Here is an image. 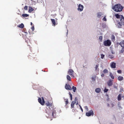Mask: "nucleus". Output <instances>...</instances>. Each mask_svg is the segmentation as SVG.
Wrapping results in <instances>:
<instances>
[{
    "label": "nucleus",
    "instance_id": "obj_12",
    "mask_svg": "<svg viewBox=\"0 0 124 124\" xmlns=\"http://www.w3.org/2000/svg\"><path fill=\"white\" fill-rule=\"evenodd\" d=\"M113 80H110L108 81L107 82V84L109 86H112L113 84Z\"/></svg>",
    "mask_w": 124,
    "mask_h": 124
},
{
    "label": "nucleus",
    "instance_id": "obj_34",
    "mask_svg": "<svg viewBox=\"0 0 124 124\" xmlns=\"http://www.w3.org/2000/svg\"><path fill=\"white\" fill-rule=\"evenodd\" d=\"M99 67V64H97L96 65V67H95V70H97Z\"/></svg>",
    "mask_w": 124,
    "mask_h": 124
},
{
    "label": "nucleus",
    "instance_id": "obj_40",
    "mask_svg": "<svg viewBox=\"0 0 124 124\" xmlns=\"http://www.w3.org/2000/svg\"><path fill=\"white\" fill-rule=\"evenodd\" d=\"M102 20L104 21H107L106 19L105 18V16L103 19Z\"/></svg>",
    "mask_w": 124,
    "mask_h": 124
},
{
    "label": "nucleus",
    "instance_id": "obj_37",
    "mask_svg": "<svg viewBox=\"0 0 124 124\" xmlns=\"http://www.w3.org/2000/svg\"><path fill=\"white\" fill-rule=\"evenodd\" d=\"M117 72L118 73L121 74L122 73V71L120 70H117Z\"/></svg>",
    "mask_w": 124,
    "mask_h": 124
},
{
    "label": "nucleus",
    "instance_id": "obj_3",
    "mask_svg": "<svg viewBox=\"0 0 124 124\" xmlns=\"http://www.w3.org/2000/svg\"><path fill=\"white\" fill-rule=\"evenodd\" d=\"M49 115V116L50 117H55L56 115V112L55 110L54 109H53L52 110L51 109H49V110L48 112H46Z\"/></svg>",
    "mask_w": 124,
    "mask_h": 124
},
{
    "label": "nucleus",
    "instance_id": "obj_6",
    "mask_svg": "<svg viewBox=\"0 0 124 124\" xmlns=\"http://www.w3.org/2000/svg\"><path fill=\"white\" fill-rule=\"evenodd\" d=\"M119 45L122 47L121 50L119 51L120 53H123L124 52V40H122L119 44Z\"/></svg>",
    "mask_w": 124,
    "mask_h": 124
},
{
    "label": "nucleus",
    "instance_id": "obj_33",
    "mask_svg": "<svg viewBox=\"0 0 124 124\" xmlns=\"http://www.w3.org/2000/svg\"><path fill=\"white\" fill-rule=\"evenodd\" d=\"M108 90V89H106V88H105L104 90V91L105 93H107V92Z\"/></svg>",
    "mask_w": 124,
    "mask_h": 124
},
{
    "label": "nucleus",
    "instance_id": "obj_48",
    "mask_svg": "<svg viewBox=\"0 0 124 124\" xmlns=\"http://www.w3.org/2000/svg\"><path fill=\"white\" fill-rule=\"evenodd\" d=\"M25 35L26 36L27 34L28 33L27 32H25Z\"/></svg>",
    "mask_w": 124,
    "mask_h": 124
},
{
    "label": "nucleus",
    "instance_id": "obj_38",
    "mask_svg": "<svg viewBox=\"0 0 124 124\" xmlns=\"http://www.w3.org/2000/svg\"><path fill=\"white\" fill-rule=\"evenodd\" d=\"M31 29L32 31H33L34 30V26L32 27L31 28Z\"/></svg>",
    "mask_w": 124,
    "mask_h": 124
},
{
    "label": "nucleus",
    "instance_id": "obj_4",
    "mask_svg": "<svg viewBox=\"0 0 124 124\" xmlns=\"http://www.w3.org/2000/svg\"><path fill=\"white\" fill-rule=\"evenodd\" d=\"M115 16L117 18H120V21L121 23L123 25H124V17L122 15H120L118 14L115 15Z\"/></svg>",
    "mask_w": 124,
    "mask_h": 124
},
{
    "label": "nucleus",
    "instance_id": "obj_43",
    "mask_svg": "<svg viewBox=\"0 0 124 124\" xmlns=\"http://www.w3.org/2000/svg\"><path fill=\"white\" fill-rule=\"evenodd\" d=\"M92 79L93 81H94L95 80V77H92Z\"/></svg>",
    "mask_w": 124,
    "mask_h": 124
},
{
    "label": "nucleus",
    "instance_id": "obj_1",
    "mask_svg": "<svg viewBox=\"0 0 124 124\" xmlns=\"http://www.w3.org/2000/svg\"><path fill=\"white\" fill-rule=\"evenodd\" d=\"M123 8V7L122 6L119 4L115 5L112 8L114 10L117 12H120L121 11Z\"/></svg>",
    "mask_w": 124,
    "mask_h": 124
},
{
    "label": "nucleus",
    "instance_id": "obj_13",
    "mask_svg": "<svg viewBox=\"0 0 124 124\" xmlns=\"http://www.w3.org/2000/svg\"><path fill=\"white\" fill-rule=\"evenodd\" d=\"M65 88L67 90H71L72 88L69 84H66Z\"/></svg>",
    "mask_w": 124,
    "mask_h": 124
},
{
    "label": "nucleus",
    "instance_id": "obj_23",
    "mask_svg": "<svg viewBox=\"0 0 124 124\" xmlns=\"http://www.w3.org/2000/svg\"><path fill=\"white\" fill-rule=\"evenodd\" d=\"M102 15V13L101 12H99L97 13V16L98 18H99L101 17Z\"/></svg>",
    "mask_w": 124,
    "mask_h": 124
},
{
    "label": "nucleus",
    "instance_id": "obj_30",
    "mask_svg": "<svg viewBox=\"0 0 124 124\" xmlns=\"http://www.w3.org/2000/svg\"><path fill=\"white\" fill-rule=\"evenodd\" d=\"M109 76L112 78L113 79H114V77L111 73H110Z\"/></svg>",
    "mask_w": 124,
    "mask_h": 124
},
{
    "label": "nucleus",
    "instance_id": "obj_49",
    "mask_svg": "<svg viewBox=\"0 0 124 124\" xmlns=\"http://www.w3.org/2000/svg\"><path fill=\"white\" fill-rule=\"evenodd\" d=\"M31 25H32V22H31Z\"/></svg>",
    "mask_w": 124,
    "mask_h": 124
},
{
    "label": "nucleus",
    "instance_id": "obj_47",
    "mask_svg": "<svg viewBox=\"0 0 124 124\" xmlns=\"http://www.w3.org/2000/svg\"><path fill=\"white\" fill-rule=\"evenodd\" d=\"M76 104H78V101H77L76 103Z\"/></svg>",
    "mask_w": 124,
    "mask_h": 124
},
{
    "label": "nucleus",
    "instance_id": "obj_39",
    "mask_svg": "<svg viewBox=\"0 0 124 124\" xmlns=\"http://www.w3.org/2000/svg\"><path fill=\"white\" fill-rule=\"evenodd\" d=\"M27 8H28V7H27V6H25L24 8V9L25 10H27Z\"/></svg>",
    "mask_w": 124,
    "mask_h": 124
},
{
    "label": "nucleus",
    "instance_id": "obj_8",
    "mask_svg": "<svg viewBox=\"0 0 124 124\" xmlns=\"http://www.w3.org/2000/svg\"><path fill=\"white\" fill-rule=\"evenodd\" d=\"M68 73L70 75L71 77L74 78V71L72 69H69L68 71Z\"/></svg>",
    "mask_w": 124,
    "mask_h": 124
},
{
    "label": "nucleus",
    "instance_id": "obj_10",
    "mask_svg": "<svg viewBox=\"0 0 124 124\" xmlns=\"http://www.w3.org/2000/svg\"><path fill=\"white\" fill-rule=\"evenodd\" d=\"M93 113L92 110H90L89 112H87L86 113V115L88 116H90L91 115L93 116Z\"/></svg>",
    "mask_w": 124,
    "mask_h": 124
},
{
    "label": "nucleus",
    "instance_id": "obj_19",
    "mask_svg": "<svg viewBox=\"0 0 124 124\" xmlns=\"http://www.w3.org/2000/svg\"><path fill=\"white\" fill-rule=\"evenodd\" d=\"M101 91V89L100 88H97L95 89V91L97 93H100Z\"/></svg>",
    "mask_w": 124,
    "mask_h": 124
},
{
    "label": "nucleus",
    "instance_id": "obj_32",
    "mask_svg": "<svg viewBox=\"0 0 124 124\" xmlns=\"http://www.w3.org/2000/svg\"><path fill=\"white\" fill-rule=\"evenodd\" d=\"M99 39L100 41L101 42L102 40V36H100L99 37Z\"/></svg>",
    "mask_w": 124,
    "mask_h": 124
},
{
    "label": "nucleus",
    "instance_id": "obj_42",
    "mask_svg": "<svg viewBox=\"0 0 124 124\" xmlns=\"http://www.w3.org/2000/svg\"><path fill=\"white\" fill-rule=\"evenodd\" d=\"M104 73H102V74H101V76L102 77H104Z\"/></svg>",
    "mask_w": 124,
    "mask_h": 124
},
{
    "label": "nucleus",
    "instance_id": "obj_44",
    "mask_svg": "<svg viewBox=\"0 0 124 124\" xmlns=\"http://www.w3.org/2000/svg\"><path fill=\"white\" fill-rule=\"evenodd\" d=\"M85 108L87 110V111H88V107L87 106H86L85 107Z\"/></svg>",
    "mask_w": 124,
    "mask_h": 124
},
{
    "label": "nucleus",
    "instance_id": "obj_45",
    "mask_svg": "<svg viewBox=\"0 0 124 124\" xmlns=\"http://www.w3.org/2000/svg\"><path fill=\"white\" fill-rule=\"evenodd\" d=\"M78 100V99L77 97H76L75 98V101H77Z\"/></svg>",
    "mask_w": 124,
    "mask_h": 124
},
{
    "label": "nucleus",
    "instance_id": "obj_14",
    "mask_svg": "<svg viewBox=\"0 0 124 124\" xmlns=\"http://www.w3.org/2000/svg\"><path fill=\"white\" fill-rule=\"evenodd\" d=\"M116 63L114 62H111L110 64V66L112 68H115L116 67Z\"/></svg>",
    "mask_w": 124,
    "mask_h": 124
},
{
    "label": "nucleus",
    "instance_id": "obj_17",
    "mask_svg": "<svg viewBox=\"0 0 124 124\" xmlns=\"http://www.w3.org/2000/svg\"><path fill=\"white\" fill-rule=\"evenodd\" d=\"M34 9L31 7H29L28 12L30 13L34 11Z\"/></svg>",
    "mask_w": 124,
    "mask_h": 124
},
{
    "label": "nucleus",
    "instance_id": "obj_27",
    "mask_svg": "<svg viewBox=\"0 0 124 124\" xmlns=\"http://www.w3.org/2000/svg\"><path fill=\"white\" fill-rule=\"evenodd\" d=\"M108 71L106 69H104L103 71V72L104 74H106L108 73Z\"/></svg>",
    "mask_w": 124,
    "mask_h": 124
},
{
    "label": "nucleus",
    "instance_id": "obj_35",
    "mask_svg": "<svg viewBox=\"0 0 124 124\" xmlns=\"http://www.w3.org/2000/svg\"><path fill=\"white\" fill-rule=\"evenodd\" d=\"M104 56L105 55L103 54H101V58L102 59H103Z\"/></svg>",
    "mask_w": 124,
    "mask_h": 124
},
{
    "label": "nucleus",
    "instance_id": "obj_50",
    "mask_svg": "<svg viewBox=\"0 0 124 124\" xmlns=\"http://www.w3.org/2000/svg\"><path fill=\"white\" fill-rule=\"evenodd\" d=\"M115 87V88H116V89H117V87Z\"/></svg>",
    "mask_w": 124,
    "mask_h": 124
},
{
    "label": "nucleus",
    "instance_id": "obj_41",
    "mask_svg": "<svg viewBox=\"0 0 124 124\" xmlns=\"http://www.w3.org/2000/svg\"><path fill=\"white\" fill-rule=\"evenodd\" d=\"M79 106L80 108L81 111H82V112H83V109L82 108L81 106V105H79Z\"/></svg>",
    "mask_w": 124,
    "mask_h": 124
},
{
    "label": "nucleus",
    "instance_id": "obj_7",
    "mask_svg": "<svg viewBox=\"0 0 124 124\" xmlns=\"http://www.w3.org/2000/svg\"><path fill=\"white\" fill-rule=\"evenodd\" d=\"M103 44L105 46H109L111 45V42L110 40L108 39L104 42Z\"/></svg>",
    "mask_w": 124,
    "mask_h": 124
},
{
    "label": "nucleus",
    "instance_id": "obj_36",
    "mask_svg": "<svg viewBox=\"0 0 124 124\" xmlns=\"http://www.w3.org/2000/svg\"><path fill=\"white\" fill-rule=\"evenodd\" d=\"M109 58L111 59H112L113 58V55H109Z\"/></svg>",
    "mask_w": 124,
    "mask_h": 124
},
{
    "label": "nucleus",
    "instance_id": "obj_9",
    "mask_svg": "<svg viewBox=\"0 0 124 124\" xmlns=\"http://www.w3.org/2000/svg\"><path fill=\"white\" fill-rule=\"evenodd\" d=\"M45 105L48 107L49 109L52 108L53 107L52 104L48 102L46 103Z\"/></svg>",
    "mask_w": 124,
    "mask_h": 124
},
{
    "label": "nucleus",
    "instance_id": "obj_22",
    "mask_svg": "<svg viewBox=\"0 0 124 124\" xmlns=\"http://www.w3.org/2000/svg\"><path fill=\"white\" fill-rule=\"evenodd\" d=\"M51 20L52 23L55 26L56 25V23L55 20L54 19H51Z\"/></svg>",
    "mask_w": 124,
    "mask_h": 124
},
{
    "label": "nucleus",
    "instance_id": "obj_20",
    "mask_svg": "<svg viewBox=\"0 0 124 124\" xmlns=\"http://www.w3.org/2000/svg\"><path fill=\"white\" fill-rule=\"evenodd\" d=\"M122 95L121 94H120L118 95V98H117V99L118 101H120L121 100V96Z\"/></svg>",
    "mask_w": 124,
    "mask_h": 124
},
{
    "label": "nucleus",
    "instance_id": "obj_16",
    "mask_svg": "<svg viewBox=\"0 0 124 124\" xmlns=\"http://www.w3.org/2000/svg\"><path fill=\"white\" fill-rule=\"evenodd\" d=\"M76 103V101H72V102L71 104V108H74L75 104Z\"/></svg>",
    "mask_w": 124,
    "mask_h": 124
},
{
    "label": "nucleus",
    "instance_id": "obj_28",
    "mask_svg": "<svg viewBox=\"0 0 124 124\" xmlns=\"http://www.w3.org/2000/svg\"><path fill=\"white\" fill-rule=\"evenodd\" d=\"M22 16L23 17H27L29 16V15L26 14H23Z\"/></svg>",
    "mask_w": 124,
    "mask_h": 124
},
{
    "label": "nucleus",
    "instance_id": "obj_25",
    "mask_svg": "<svg viewBox=\"0 0 124 124\" xmlns=\"http://www.w3.org/2000/svg\"><path fill=\"white\" fill-rule=\"evenodd\" d=\"M64 101L65 102L66 105H67L68 104L69 102L68 101V99H65Z\"/></svg>",
    "mask_w": 124,
    "mask_h": 124
},
{
    "label": "nucleus",
    "instance_id": "obj_21",
    "mask_svg": "<svg viewBox=\"0 0 124 124\" xmlns=\"http://www.w3.org/2000/svg\"><path fill=\"white\" fill-rule=\"evenodd\" d=\"M111 39L113 42H114L115 41V36L113 35H112L111 36Z\"/></svg>",
    "mask_w": 124,
    "mask_h": 124
},
{
    "label": "nucleus",
    "instance_id": "obj_24",
    "mask_svg": "<svg viewBox=\"0 0 124 124\" xmlns=\"http://www.w3.org/2000/svg\"><path fill=\"white\" fill-rule=\"evenodd\" d=\"M24 24L22 23L21 24L19 25L18 27L21 28H24Z\"/></svg>",
    "mask_w": 124,
    "mask_h": 124
},
{
    "label": "nucleus",
    "instance_id": "obj_46",
    "mask_svg": "<svg viewBox=\"0 0 124 124\" xmlns=\"http://www.w3.org/2000/svg\"><path fill=\"white\" fill-rule=\"evenodd\" d=\"M121 97L123 98V99H124V96L123 95L122 96H121Z\"/></svg>",
    "mask_w": 124,
    "mask_h": 124
},
{
    "label": "nucleus",
    "instance_id": "obj_15",
    "mask_svg": "<svg viewBox=\"0 0 124 124\" xmlns=\"http://www.w3.org/2000/svg\"><path fill=\"white\" fill-rule=\"evenodd\" d=\"M122 24L120 22H118L117 24L118 27V28H121L122 27Z\"/></svg>",
    "mask_w": 124,
    "mask_h": 124
},
{
    "label": "nucleus",
    "instance_id": "obj_18",
    "mask_svg": "<svg viewBox=\"0 0 124 124\" xmlns=\"http://www.w3.org/2000/svg\"><path fill=\"white\" fill-rule=\"evenodd\" d=\"M118 80L120 81H121L124 79V78L122 76H120L118 77Z\"/></svg>",
    "mask_w": 124,
    "mask_h": 124
},
{
    "label": "nucleus",
    "instance_id": "obj_11",
    "mask_svg": "<svg viewBox=\"0 0 124 124\" xmlns=\"http://www.w3.org/2000/svg\"><path fill=\"white\" fill-rule=\"evenodd\" d=\"M84 8L83 6L81 5V4H79L78 6V11H82Z\"/></svg>",
    "mask_w": 124,
    "mask_h": 124
},
{
    "label": "nucleus",
    "instance_id": "obj_52",
    "mask_svg": "<svg viewBox=\"0 0 124 124\" xmlns=\"http://www.w3.org/2000/svg\"><path fill=\"white\" fill-rule=\"evenodd\" d=\"M74 110L73 109H72V110H72V111H74V110Z\"/></svg>",
    "mask_w": 124,
    "mask_h": 124
},
{
    "label": "nucleus",
    "instance_id": "obj_2",
    "mask_svg": "<svg viewBox=\"0 0 124 124\" xmlns=\"http://www.w3.org/2000/svg\"><path fill=\"white\" fill-rule=\"evenodd\" d=\"M31 52L30 53L28 57L29 59L33 60H37L36 57V54L35 53L34 51H32L31 50Z\"/></svg>",
    "mask_w": 124,
    "mask_h": 124
},
{
    "label": "nucleus",
    "instance_id": "obj_31",
    "mask_svg": "<svg viewBox=\"0 0 124 124\" xmlns=\"http://www.w3.org/2000/svg\"><path fill=\"white\" fill-rule=\"evenodd\" d=\"M69 94L70 96V100L72 101V95L70 92H69Z\"/></svg>",
    "mask_w": 124,
    "mask_h": 124
},
{
    "label": "nucleus",
    "instance_id": "obj_51",
    "mask_svg": "<svg viewBox=\"0 0 124 124\" xmlns=\"http://www.w3.org/2000/svg\"><path fill=\"white\" fill-rule=\"evenodd\" d=\"M74 110L73 109H72V110H72V111H74V110Z\"/></svg>",
    "mask_w": 124,
    "mask_h": 124
},
{
    "label": "nucleus",
    "instance_id": "obj_29",
    "mask_svg": "<svg viewBox=\"0 0 124 124\" xmlns=\"http://www.w3.org/2000/svg\"><path fill=\"white\" fill-rule=\"evenodd\" d=\"M67 80L69 81H70L71 80V78L70 76H69V75H67Z\"/></svg>",
    "mask_w": 124,
    "mask_h": 124
},
{
    "label": "nucleus",
    "instance_id": "obj_5",
    "mask_svg": "<svg viewBox=\"0 0 124 124\" xmlns=\"http://www.w3.org/2000/svg\"><path fill=\"white\" fill-rule=\"evenodd\" d=\"M46 97H47V96H44V97H42V101L41 99L40 98H39L38 99V101L42 105H43L45 103V101L44 100V98L46 99H47V97L46 98Z\"/></svg>",
    "mask_w": 124,
    "mask_h": 124
},
{
    "label": "nucleus",
    "instance_id": "obj_26",
    "mask_svg": "<svg viewBox=\"0 0 124 124\" xmlns=\"http://www.w3.org/2000/svg\"><path fill=\"white\" fill-rule=\"evenodd\" d=\"M72 89L73 90V91L74 92H75L76 91V87L73 86L72 88Z\"/></svg>",
    "mask_w": 124,
    "mask_h": 124
}]
</instances>
